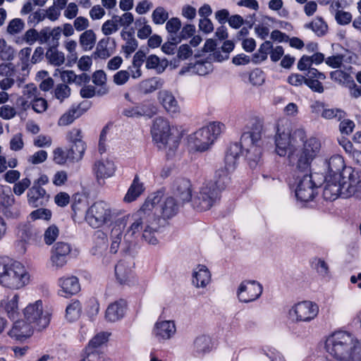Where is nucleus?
<instances>
[{"label": "nucleus", "instance_id": "obj_1", "mask_svg": "<svg viewBox=\"0 0 361 361\" xmlns=\"http://www.w3.org/2000/svg\"><path fill=\"white\" fill-rule=\"evenodd\" d=\"M306 133L302 128L290 130L278 127L274 137L275 152L280 157L288 154V160L296 170L307 171L312 161L318 156L321 143L311 137L305 141Z\"/></svg>", "mask_w": 361, "mask_h": 361}, {"label": "nucleus", "instance_id": "obj_2", "mask_svg": "<svg viewBox=\"0 0 361 361\" xmlns=\"http://www.w3.org/2000/svg\"><path fill=\"white\" fill-rule=\"evenodd\" d=\"M22 316L13 322L8 331L10 337L18 341L27 339L35 330L42 331L50 323V314L44 310L41 300L28 303L22 310Z\"/></svg>", "mask_w": 361, "mask_h": 361}, {"label": "nucleus", "instance_id": "obj_3", "mask_svg": "<svg viewBox=\"0 0 361 361\" xmlns=\"http://www.w3.org/2000/svg\"><path fill=\"white\" fill-rule=\"evenodd\" d=\"M151 134L152 140L159 150L165 153L168 158L175 155L180 142V136L172 129L167 119L163 117L154 118Z\"/></svg>", "mask_w": 361, "mask_h": 361}, {"label": "nucleus", "instance_id": "obj_4", "mask_svg": "<svg viewBox=\"0 0 361 361\" xmlns=\"http://www.w3.org/2000/svg\"><path fill=\"white\" fill-rule=\"evenodd\" d=\"M326 351L337 361L349 359L353 354L360 351L357 338L345 331H337L329 335L325 341Z\"/></svg>", "mask_w": 361, "mask_h": 361}, {"label": "nucleus", "instance_id": "obj_5", "mask_svg": "<svg viewBox=\"0 0 361 361\" xmlns=\"http://www.w3.org/2000/svg\"><path fill=\"white\" fill-rule=\"evenodd\" d=\"M30 282V274L20 262L8 257H0V284L13 290H18Z\"/></svg>", "mask_w": 361, "mask_h": 361}, {"label": "nucleus", "instance_id": "obj_6", "mask_svg": "<svg viewBox=\"0 0 361 361\" xmlns=\"http://www.w3.org/2000/svg\"><path fill=\"white\" fill-rule=\"evenodd\" d=\"M225 126L221 122H210L188 137L189 147L195 152L208 150L219 136L224 131Z\"/></svg>", "mask_w": 361, "mask_h": 361}, {"label": "nucleus", "instance_id": "obj_7", "mask_svg": "<svg viewBox=\"0 0 361 361\" xmlns=\"http://www.w3.org/2000/svg\"><path fill=\"white\" fill-rule=\"evenodd\" d=\"M120 214L121 212L114 208L109 202L99 200L87 209L85 221L94 229L102 228L111 224Z\"/></svg>", "mask_w": 361, "mask_h": 361}, {"label": "nucleus", "instance_id": "obj_8", "mask_svg": "<svg viewBox=\"0 0 361 361\" xmlns=\"http://www.w3.org/2000/svg\"><path fill=\"white\" fill-rule=\"evenodd\" d=\"M150 216H157L159 212L164 219H170L178 212L179 204L171 196H164L161 192L151 194L143 203Z\"/></svg>", "mask_w": 361, "mask_h": 361}, {"label": "nucleus", "instance_id": "obj_9", "mask_svg": "<svg viewBox=\"0 0 361 361\" xmlns=\"http://www.w3.org/2000/svg\"><path fill=\"white\" fill-rule=\"evenodd\" d=\"M150 215L146 211L144 204L142 205L140 209L132 214H127L118 221L121 224V226L124 228L128 221L130 220V224L127 228L124 235V242L128 245L133 243L137 238L139 236L140 231L146 226Z\"/></svg>", "mask_w": 361, "mask_h": 361}, {"label": "nucleus", "instance_id": "obj_10", "mask_svg": "<svg viewBox=\"0 0 361 361\" xmlns=\"http://www.w3.org/2000/svg\"><path fill=\"white\" fill-rule=\"evenodd\" d=\"M262 138V128H257L250 132L244 133L240 138V142L231 144L226 154V161L228 169L236 167L238 160L242 153V147L258 145Z\"/></svg>", "mask_w": 361, "mask_h": 361}, {"label": "nucleus", "instance_id": "obj_11", "mask_svg": "<svg viewBox=\"0 0 361 361\" xmlns=\"http://www.w3.org/2000/svg\"><path fill=\"white\" fill-rule=\"evenodd\" d=\"M219 192L212 181L203 183L192 199L193 207L200 211L209 209L218 199Z\"/></svg>", "mask_w": 361, "mask_h": 361}, {"label": "nucleus", "instance_id": "obj_12", "mask_svg": "<svg viewBox=\"0 0 361 361\" xmlns=\"http://www.w3.org/2000/svg\"><path fill=\"white\" fill-rule=\"evenodd\" d=\"M318 305L309 300L295 304L288 311V317L294 322H309L317 317Z\"/></svg>", "mask_w": 361, "mask_h": 361}, {"label": "nucleus", "instance_id": "obj_13", "mask_svg": "<svg viewBox=\"0 0 361 361\" xmlns=\"http://www.w3.org/2000/svg\"><path fill=\"white\" fill-rule=\"evenodd\" d=\"M263 292L262 285L255 280H245L237 288L236 296L241 303H250L258 300Z\"/></svg>", "mask_w": 361, "mask_h": 361}, {"label": "nucleus", "instance_id": "obj_14", "mask_svg": "<svg viewBox=\"0 0 361 361\" xmlns=\"http://www.w3.org/2000/svg\"><path fill=\"white\" fill-rule=\"evenodd\" d=\"M343 197L348 198L361 192V172L348 167L343 172Z\"/></svg>", "mask_w": 361, "mask_h": 361}, {"label": "nucleus", "instance_id": "obj_15", "mask_svg": "<svg viewBox=\"0 0 361 361\" xmlns=\"http://www.w3.org/2000/svg\"><path fill=\"white\" fill-rule=\"evenodd\" d=\"M310 167L307 171L297 170L298 172L304 173L301 178H299L295 188V196L298 200L302 202L312 200L317 192V185L312 180V176L310 172Z\"/></svg>", "mask_w": 361, "mask_h": 361}, {"label": "nucleus", "instance_id": "obj_16", "mask_svg": "<svg viewBox=\"0 0 361 361\" xmlns=\"http://www.w3.org/2000/svg\"><path fill=\"white\" fill-rule=\"evenodd\" d=\"M116 165L113 159L109 157H101L94 164L93 171L98 182H104L107 178L113 177L116 171Z\"/></svg>", "mask_w": 361, "mask_h": 361}, {"label": "nucleus", "instance_id": "obj_17", "mask_svg": "<svg viewBox=\"0 0 361 361\" xmlns=\"http://www.w3.org/2000/svg\"><path fill=\"white\" fill-rule=\"evenodd\" d=\"M71 252V245L64 242L56 243L51 248L50 264L51 267L58 270L64 267L67 263V257Z\"/></svg>", "mask_w": 361, "mask_h": 361}, {"label": "nucleus", "instance_id": "obj_18", "mask_svg": "<svg viewBox=\"0 0 361 361\" xmlns=\"http://www.w3.org/2000/svg\"><path fill=\"white\" fill-rule=\"evenodd\" d=\"M176 334V325L173 320H158L152 329V334L159 341L170 340Z\"/></svg>", "mask_w": 361, "mask_h": 361}, {"label": "nucleus", "instance_id": "obj_19", "mask_svg": "<svg viewBox=\"0 0 361 361\" xmlns=\"http://www.w3.org/2000/svg\"><path fill=\"white\" fill-rule=\"evenodd\" d=\"M324 199L329 201L343 197V183L340 176H326L323 190Z\"/></svg>", "mask_w": 361, "mask_h": 361}, {"label": "nucleus", "instance_id": "obj_20", "mask_svg": "<svg viewBox=\"0 0 361 361\" xmlns=\"http://www.w3.org/2000/svg\"><path fill=\"white\" fill-rule=\"evenodd\" d=\"M115 275L118 282L122 285L130 286L135 282L133 264L130 262H118L115 267Z\"/></svg>", "mask_w": 361, "mask_h": 361}, {"label": "nucleus", "instance_id": "obj_21", "mask_svg": "<svg viewBox=\"0 0 361 361\" xmlns=\"http://www.w3.org/2000/svg\"><path fill=\"white\" fill-rule=\"evenodd\" d=\"M0 214L7 219H16L20 217V210L13 195H4L1 197Z\"/></svg>", "mask_w": 361, "mask_h": 361}, {"label": "nucleus", "instance_id": "obj_22", "mask_svg": "<svg viewBox=\"0 0 361 361\" xmlns=\"http://www.w3.org/2000/svg\"><path fill=\"white\" fill-rule=\"evenodd\" d=\"M357 55L350 51L336 56H329L326 59V63L333 68H343V70L350 71L352 69L351 64L356 62Z\"/></svg>", "mask_w": 361, "mask_h": 361}, {"label": "nucleus", "instance_id": "obj_23", "mask_svg": "<svg viewBox=\"0 0 361 361\" xmlns=\"http://www.w3.org/2000/svg\"><path fill=\"white\" fill-rule=\"evenodd\" d=\"M157 99L169 114L173 115L180 113V106L172 92L167 90H160L157 94Z\"/></svg>", "mask_w": 361, "mask_h": 361}, {"label": "nucleus", "instance_id": "obj_24", "mask_svg": "<svg viewBox=\"0 0 361 361\" xmlns=\"http://www.w3.org/2000/svg\"><path fill=\"white\" fill-rule=\"evenodd\" d=\"M192 284L197 288H205L212 281V274L204 264H198L192 272Z\"/></svg>", "mask_w": 361, "mask_h": 361}, {"label": "nucleus", "instance_id": "obj_25", "mask_svg": "<svg viewBox=\"0 0 361 361\" xmlns=\"http://www.w3.org/2000/svg\"><path fill=\"white\" fill-rule=\"evenodd\" d=\"M17 235L19 240L25 244L37 243L40 240V232L28 224H20L18 227Z\"/></svg>", "mask_w": 361, "mask_h": 361}, {"label": "nucleus", "instance_id": "obj_26", "mask_svg": "<svg viewBox=\"0 0 361 361\" xmlns=\"http://www.w3.org/2000/svg\"><path fill=\"white\" fill-rule=\"evenodd\" d=\"M126 302L119 300L110 303L105 312L104 318L106 322L114 323L122 319L126 310Z\"/></svg>", "mask_w": 361, "mask_h": 361}, {"label": "nucleus", "instance_id": "obj_27", "mask_svg": "<svg viewBox=\"0 0 361 361\" xmlns=\"http://www.w3.org/2000/svg\"><path fill=\"white\" fill-rule=\"evenodd\" d=\"M20 296L18 293L11 297H7L0 301V307L1 312L7 314L10 319L16 321L19 319V303Z\"/></svg>", "mask_w": 361, "mask_h": 361}, {"label": "nucleus", "instance_id": "obj_28", "mask_svg": "<svg viewBox=\"0 0 361 361\" xmlns=\"http://www.w3.org/2000/svg\"><path fill=\"white\" fill-rule=\"evenodd\" d=\"M159 221L158 216H150L146 226L143 228L142 237L150 245H155L159 243L157 238L159 228Z\"/></svg>", "mask_w": 361, "mask_h": 361}, {"label": "nucleus", "instance_id": "obj_29", "mask_svg": "<svg viewBox=\"0 0 361 361\" xmlns=\"http://www.w3.org/2000/svg\"><path fill=\"white\" fill-rule=\"evenodd\" d=\"M123 228L121 226V224L118 221L116 222L114 226L112 227L110 233V251L112 253H116L120 247L123 246L124 249H127L130 245H128L124 242V235L123 234Z\"/></svg>", "mask_w": 361, "mask_h": 361}, {"label": "nucleus", "instance_id": "obj_30", "mask_svg": "<svg viewBox=\"0 0 361 361\" xmlns=\"http://www.w3.org/2000/svg\"><path fill=\"white\" fill-rule=\"evenodd\" d=\"M59 286L62 292L61 295L68 297L78 293L80 286L77 277L73 276H63L59 279Z\"/></svg>", "mask_w": 361, "mask_h": 361}, {"label": "nucleus", "instance_id": "obj_31", "mask_svg": "<svg viewBox=\"0 0 361 361\" xmlns=\"http://www.w3.org/2000/svg\"><path fill=\"white\" fill-rule=\"evenodd\" d=\"M27 202L32 207L43 206L48 200L46 190L40 186H32L27 194Z\"/></svg>", "mask_w": 361, "mask_h": 361}, {"label": "nucleus", "instance_id": "obj_32", "mask_svg": "<svg viewBox=\"0 0 361 361\" xmlns=\"http://www.w3.org/2000/svg\"><path fill=\"white\" fill-rule=\"evenodd\" d=\"M155 108L153 105L149 104H140L135 106H130L125 109L123 114L128 117H151L155 114Z\"/></svg>", "mask_w": 361, "mask_h": 361}, {"label": "nucleus", "instance_id": "obj_33", "mask_svg": "<svg viewBox=\"0 0 361 361\" xmlns=\"http://www.w3.org/2000/svg\"><path fill=\"white\" fill-rule=\"evenodd\" d=\"M327 171L326 176H340L342 178L345 167L344 160L340 155L331 157L326 163Z\"/></svg>", "mask_w": 361, "mask_h": 361}, {"label": "nucleus", "instance_id": "obj_34", "mask_svg": "<svg viewBox=\"0 0 361 361\" xmlns=\"http://www.w3.org/2000/svg\"><path fill=\"white\" fill-rule=\"evenodd\" d=\"M145 60V52L143 50H138L133 56L132 65L128 68L130 77L133 79H138L142 76L141 67Z\"/></svg>", "mask_w": 361, "mask_h": 361}, {"label": "nucleus", "instance_id": "obj_35", "mask_svg": "<svg viewBox=\"0 0 361 361\" xmlns=\"http://www.w3.org/2000/svg\"><path fill=\"white\" fill-rule=\"evenodd\" d=\"M145 190L144 185L137 176H135L133 183L129 187L126 194L123 197V202L130 203L138 198Z\"/></svg>", "mask_w": 361, "mask_h": 361}, {"label": "nucleus", "instance_id": "obj_36", "mask_svg": "<svg viewBox=\"0 0 361 361\" xmlns=\"http://www.w3.org/2000/svg\"><path fill=\"white\" fill-rule=\"evenodd\" d=\"M174 191L179 198L185 202L192 200L191 183L188 179H180L176 181Z\"/></svg>", "mask_w": 361, "mask_h": 361}, {"label": "nucleus", "instance_id": "obj_37", "mask_svg": "<svg viewBox=\"0 0 361 361\" xmlns=\"http://www.w3.org/2000/svg\"><path fill=\"white\" fill-rule=\"evenodd\" d=\"M121 38L126 41L122 45L121 49L126 56L128 58L137 48L138 42L129 31L123 30L121 32Z\"/></svg>", "mask_w": 361, "mask_h": 361}, {"label": "nucleus", "instance_id": "obj_38", "mask_svg": "<svg viewBox=\"0 0 361 361\" xmlns=\"http://www.w3.org/2000/svg\"><path fill=\"white\" fill-rule=\"evenodd\" d=\"M145 67L147 69H153L157 73H163L168 66V61L166 59H161L154 54L145 56Z\"/></svg>", "mask_w": 361, "mask_h": 361}, {"label": "nucleus", "instance_id": "obj_39", "mask_svg": "<svg viewBox=\"0 0 361 361\" xmlns=\"http://www.w3.org/2000/svg\"><path fill=\"white\" fill-rule=\"evenodd\" d=\"M246 152L245 157L248 164L252 169H255L260 161L261 148L259 145H253L251 147H242Z\"/></svg>", "mask_w": 361, "mask_h": 361}, {"label": "nucleus", "instance_id": "obj_40", "mask_svg": "<svg viewBox=\"0 0 361 361\" xmlns=\"http://www.w3.org/2000/svg\"><path fill=\"white\" fill-rule=\"evenodd\" d=\"M82 313V305L80 301L72 300L66 308L65 318L69 322L78 319Z\"/></svg>", "mask_w": 361, "mask_h": 361}, {"label": "nucleus", "instance_id": "obj_41", "mask_svg": "<svg viewBox=\"0 0 361 361\" xmlns=\"http://www.w3.org/2000/svg\"><path fill=\"white\" fill-rule=\"evenodd\" d=\"M235 169V167L231 170L228 169L226 165V161H225V170L220 169L216 172V180L215 182L212 183L215 184L216 188L219 191L224 190L225 187L228 184L230 180L229 173Z\"/></svg>", "mask_w": 361, "mask_h": 361}, {"label": "nucleus", "instance_id": "obj_42", "mask_svg": "<svg viewBox=\"0 0 361 361\" xmlns=\"http://www.w3.org/2000/svg\"><path fill=\"white\" fill-rule=\"evenodd\" d=\"M97 41L96 34L92 30L84 31L79 37L80 47L85 51H90L94 47Z\"/></svg>", "mask_w": 361, "mask_h": 361}, {"label": "nucleus", "instance_id": "obj_43", "mask_svg": "<svg viewBox=\"0 0 361 361\" xmlns=\"http://www.w3.org/2000/svg\"><path fill=\"white\" fill-rule=\"evenodd\" d=\"M181 27V21L177 17L170 18L166 23V30L170 35L171 39L175 44L180 42V39L177 35Z\"/></svg>", "mask_w": 361, "mask_h": 361}, {"label": "nucleus", "instance_id": "obj_44", "mask_svg": "<svg viewBox=\"0 0 361 361\" xmlns=\"http://www.w3.org/2000/svg\"><path fill=\"white\" fill-rule=\"evenodd\" d=\"M92 82L97 86H101L97 94L98 95H104L108 93L109 88L106 86V75L104 71L99 70L95 71L92 75Z\"/></svg>", "mask_w": 361, "mask_h": 361}, {"label": "nucleus", "instance_id": "obj_45", "mask_svg": "<svg viewBox=\"0 0 361 361\" xmlns=\"http://www.w3.org/2000/svg\"><path fill=\"white\" fill-rule=\"evenodd\" d=\"M82 114L81 109L80 107L73 108L63 114L58 121L59 126H66L72 123L74 120Z\"/></svg>", "mask_w": 361, "mask_h": 361}, {"label": "nucleus", "instance_id": "obj_46", "mask_svg": "<svg viewBox=\"0 0 361 361\" xmlns=\"http://www.w3.org/2000/svg\"><path fill=\"white\" fill-rule=\"evenodd\" d=\"M86 150V144L83 142H78L71 143L70 149L68 152L71 154V159L72 160H80Z\"/></svg>", "mask_w": 361, "mask_h": 361}, {"label": "nucleus", "instance_id": "obj_47", "mask_svg": "<svg viewBox=\"0 0 361 361\" xmlns=\"http://www.w3.org/2000/svg\"><path fill=\"white\" fill-rule=\"evenodd\" d=\"M317 35L323 36L327 31L328 26L322 18H315L310 23L306 25Z\"/></svg>", "mask_w": 361, "mask_h": 361}, {"label": "nucleus", "instance_id": "obj_48", "mask_svg": "<svg viewBox=\"0 0 361 361\" xmlns=\"http://www.w3.org/2000/svg\"><path fill=\"white\" fill-rule=\"evenodd\" d=\"M331 78L341 85H348L353 83V79L350 75L342 70H336L331 73Z\"/></svg>", "mask_w": 361, "mask_h": 361}, {"label": "nucleus", "instance_id": "obj_49", "mask_svg": "<svg viewBox=\"0 0 361 361\" xmlns=\"http://www.w3.org/2000/svg\"><path fill=\"white\" fill-rule=\"evenodd\" d=\"M152 18L154 24L162 25L168 20L169 13L165 8L158 6L153 11Z\"/></svg>", "mask_w": 361, "mask_h": 361}, {"label": "nucleus", "instance_id": "obj_50", "mask_svg": "<svg viewBox=\"0 0 361 361\" xmlns=\"http://www.w3.org/2000/svg\"><path fill=\"white\" fill-rule=\"evenodd\" d=\"M110 335V333L105 331H102L97 334L90 341L88 347L87 348L93 349L102 345L108 341Z\"/></svg>", "mask_w": 361, "mask_h": 361}, {"label": "nucleus", "instance_id": "obj_51", "mask_svg": "<svg viewBox=\"0 0 361 361\" xmlns=\"http://www.w3.org/2000/svg\"><path fill=\"white\" fill-rule=\"evenodd\" d=\"M15 50L4 39H0V58L4 61H11L14 58Z\"/></svg>", "mask_w": 361, "mask_h": 361}, {"label": "nucleus", "instance_id": "obj_52", "mask_svg": "<svg viewBox=\"0 0 361 361\" xmlns=\"http://www.w3.org/2000/svg\"><path fill=\"white\" fill-rule=\"evenodd\" d=\"M59 235V228L52 224L49 226L44 233V241L46 245H51L57 239Z\"/></svg>", "mask_w": 361, "mask_h": 361}, {"label": "nucleus", "instance_id": "obj_53", "mask_svg": "<svg viewBox=\"0 0 361 361\" xmlns=\"http://www.w3.org/2000/svg\"><path fill=\"white\" fill-rule=\"evenodd\" d=\"M119 30L118 24L114 16L106 20L102 25L101 30L104 35L109 36L116 33Z\"/></svg>", "mask_w": 361, "mask_h": 361}, {"label": "nucleus", "instance_id": "obj_54", "mask_svg": "<svg viewBox=\"0 0 361 361\" xmlns=\"http://www.w3.org/2000/svg\"><path fill=\"white\" fill-rule=\"evenodd\" d=\"M52 213L51 210L46 208H39L32 211L29 216L32 221L44 220L49 221L51 218Z\"/></svg>", "mask_w": 361, "mask_h": 361}, {"label": "nucleus", "instance_id": "obj_55", "mask_svg": "<svg viewBox=\"0 0 361 361\" xmlns=\"http://www.w3.org/2000/svg\"><path fill=\"white\" fill-rule=\"evenodd\" d=\"M46 56L49 62L54 66H61L65 61L64 54L55 49H49L47 51Z\"/></svg>", "mask_w": 361, "mask_h": 361}, {"label": "nucleus", "instance_id": "obj_56", "mask_svg": "<svg viewBox=\"0 0 361 361\" xmlns=\"http://www.w3.org/2000/svg\"><path fill=\"white\" fill-rule=\"evenodd\" d=\"M25 27V23L20 18H14L11 20L7 26V32L9 35H14L21 32Z\"/></svg>", "mask_w": 361, "mask_h": 361}, {"label": "nucleus", "instance_id": "obj_57", "mask_svg": "<svg viewBox=\"0 0 361 361\" xmlns=\"http://www.w3.org/2000/svg\"><path fill=\"white\" fill-rule=\"evenodd\" d=\"M211 340L206 336H200L194 341V346L197 351L205 353L210 348Z\"/></svg>", "mask_w": 361, "mask_h": 361}, {"label": "nucleus", "instance_id": "obj_58", "mask_svg": "<svg viewBox=\"0 0 361 361\" xmlns=\"http://www.w3.org/2000/svg\"><path fill=\"white\" fill-rule=\"evenodd\" d=\"M23 95L32 102L40 96V92L35 84L30 83L23 87Z\"/></svg>", "mask_w": 361, "mask_h": 361}, {"label": "nucleus", "instance_id": "obj_59", "mask_svg": "<svg viewBox=\"0 0 361 361\" xmlns=\"http://www.w3.org/2000/svg\"><path fill=\"white\" fill-rule=\"evenodd\" d=\"M108 41L102 39L97 44L95 54L102 59H106L111 56L113 52L107 47Z\"/></svg>", "mask_w": 361, "mask_h": 361}, {"label": "nucleus", "instance_id": "obj_60", "mask_svg": "<svg viewBox=\"0 0 361 361\" xmlns=\"http://www.w3.org/2000/svg\"><path fill=\"white\" fill-rule=\"evenodd\" d=\"M345 116V113L339 109H324L322 112V116L325 119L336 118L341 121Z\"/></svg>", "mask_w": 361, "mask_h": 361}, {"label": "nucleus", "instance_id": "obj_61", "mask_svg": "<svg viewBox=\"0 0 361 361\" xmlns=\"http://www.w3.org/2000/svg\"><path fill=\"white\" fill-rule=\"evenodd\" d=\"M68 159H71L69 152H65L63 149L56 148L53 152V160L59 165L64 164Z\"/></svg>", "mask_w": 361, "mask_h": 361}, {"label": "nucleus", "instance_id": "obj_62", "mask_svg": "<svg viewBox=\"0 0 361 361\" xmlns=\"http://www.w3.org/2000/svg\"><path fill=\"white\" fill-rule=\"evenodd\" d=\"M194 71L200 75H205L212 71V64L209 61H197L194 65Z\"/></svg>", "mask_w": 361, "mask_h": 361}, {"label": "nucleus", "instance_id": "obj_63", "mask_svg": "<svg viewBox=\"0 0 361 361\" xmlns=\"http://www.w3.org/2000/svg\"><path fill=\"white\" fill-rule=\"evenodd\" d=\"M70 87L67 85L63 83L57 85L54 90L55 97L57 99L60 100L61 102L68 98L70 96Z\"/></svg>", "mask_w": 361, "mask_h": 361}, {"label": "nucleus", "instance_id": "obj_64", "mask_svg": "<svg viewBox=\"0 0 361 361\" xmlns=\"http://www.w3.org/2000/svg\"><path fill=\"white\" fill-rule=\"evenodd\" d=\"M80 361H104V358L99 350L87 348L85 355Z\"/></svg>", "mask_w": 361, "mask_h": 361}]
</instances>
